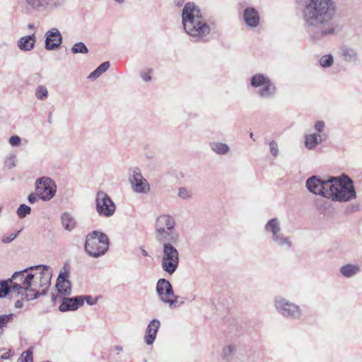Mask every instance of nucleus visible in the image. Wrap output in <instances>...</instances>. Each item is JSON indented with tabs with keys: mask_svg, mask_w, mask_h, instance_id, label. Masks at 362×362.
Listing matches in <instances>:
<instances>
[{
	"mask_svg": "<svg viewBox=\"0 0 362 362\" xmlns=\"http://www.w3.org/2000/svg\"><path fill=\"white\" fill-rule=\"evenodd\" d=\"M37 196L43 201H49L57 192L55 182L49 177H42L35 182Z\"/></svg>",
	"mask_w": 362,
	"mask_h": 362,
	"instance_id": "nucleus-12",
	"label": "nucleus"
},
{
	"mask_svg": "<svg viewBox=\"0 0 362 362\" xmlns=\"http://www.w3.org/2000/svg\"><path fill=\"white\" fill-rule=\"evenodd\" d=\"M12 291L8 280H0V298L7 296Z\"/></svg>",
	"mask_w": 362,
	"mask_h": 362,
	"instance_id": "nucleus-34",
	"label": "nucleus"
},
{
	"mask_svg": "<svg viewBox=\"0 0 362 362\" xmlns=\"http://www.w3.org/2000/svg\"><path fill=\"white\" fill-rule=\"evenodd\" d=\"M341 57L347 62H354L358 59V53L353 48L344 47L341 49Z\"/></svg>",
	"mask_w": 362,
	"mask_h": 362,
	"instance_id": "nucleus-30",
	"label": "nucleus"
},
{
	"mask_svg": "<svg viewBox=\"0 0 362 362\" xmlns=\"http://www.w3.org/2000/svg\"><path fill=\"white\" fill-rule=\"evenodd\" d=\"M109 239L104 233L94 230L86 236L85 250L93 258L103 256L109 248Z\"/></svg>",
	"mask_w": 362,
	"mask_h": 362,
	"instance_id": "nucleus-5",
	"label": "nucleus"
},
{
	"mask_svg": "<svg viewBox=\"0 0 362 362\" xmlns=\"http://www.w3.org/2000/svg\"><path fill=\"white\" fill-rule=\"evenodd\" d=\"M155 238L164 247L166 246H174V245L177 244L180 237L175 228L155 232Z\"/></svg>",
	"mask_w": 362,
	"mask_h": 362,
	"instance_id": "nucleus-14",
	"label": "nucleus"
},
{
	"mask_svg": "<svg viewBox=\"0 0 362 362\" xmlns=\"http://www.w3.org/2000/svg\"><path fill=\"white\" fill-rule=\"evenodd\" d=\"M179 252L175 246L163 247L161 267L169 275L173 274L179 266Z\"/></svg>",
	"mask_w": 362,
	"mask_h": 362,
	"instance_id": "nucleus-10",
	"label": "nucleus"
},
{
	"mask_svg": "<svg viewBox=\"0 0 362 362\" xmlns=\"http://www.w3.org/2000/svg\"><path fill=\"white\" fill-rule=\"evenodd\" d=\"M34 275L33 281L37 284L36 287V292L37 293V298L40 296H44L47 290L49 288L51 283V278L52 272L49 267L45 265H38L33 267Z\"/></svg>",
	"mask_w": 362,
	"mask_h": 362,
	"instance_id": "nucleus-8",
	"label": "nucleus"
},
{
	"mask_svg": "<svg viewBox=\"0 0 362 362\" xmlns=\"http://www.w3.org/2000/svg\"><path fill=\"white\" fill-rule=\"evenodd\" d=\"M15 306H16V308H21V307L23 306V303H22V302H21V300H17V301L16 302V303H15Z\"/></svg>",
	"mask_w": 362,
	"mask_h": 362,
	"instance_id": "nucleus-51",
	"label": "nucleus"
},
{
	"mask_svg": "<svg viewBox=\"0 0 362 362\" xmlns=\"http://www.w3.org/2000/svg\"><path fill=\"white\" fill-rule=\"evenodd\" d=\"M83 297V302L86 301L89 305H93L97 303V299L93 298L90 296H82Z\"/></svg>",
	"mask_w": 362,
	"mask_h": 362,
	"instance_id": "nucleus-46",
	"label": "nucleus"
},
{
	"mask_svg": "<svg viewBox=\"0 0 362 362\" xmlns=\"http://www.w3.org/2000/svg\"><path fill=\"white\" fill-rule=\"evenodd\" d=\"M243 19L248 27L257 28L259 24V13L255 8L247 7L243 11Z\"/></svg>",
	"mask_w": 362,
	"mask_h": 362,
	"instance_id": "nucleus-22",
	"label": "nucleus"
},
{
	"mask_svg": "<svg viewBox=\"0 0 362 362\" xmlns=\"http://www.w3.org/2000/svg\"><path fill=\"white\" fill-rule=\"evenodd\" d=\"M323 140H325V138L320 134H309L305 136V146L308 149L311 150L320 144Z\"/></svg>",
	"mask_w": 362,
	"mask_h": 362,
	"instance_id": "nucleus-26",
	"label": "nucleus"
},
{
	"mask_svg": "<svg viewBox=\"0 0 362 362\" xmlns=\"http://www.w3.org/2000/svg\"><path fill=\"white\" fill-rule=\"evenodd\" d=\"M237 352V346L235 344H229L222 349V357L226 361H230Z\"/></svg>",
	"mask_w": 362,
	"mask_h": 362,
	"instance_id": "nucleus-31",
	"label": "nucleus"
},
{
	"mask_svg": "<svg viewBox=\"0 0 362 362\" xmlns=\"http://www.w3.org/2000/svg\"><path fill=\"white\" fill-rule=\"evenodd\" d=\"M325 127V123L323 121H317L314 125V129L317 132H318L317 134L322 133L324 131Z\"/></svg>",
	"mask_w": 362,
	"mask_h": 362,
	"instance_id": "nucleus-44",
	"label": "nucleus"
},
{
	"mask_svg": "<svg viewBox=\"0 0 362 362\" xmlns=\"http://www.w3.org/2000/svg\"><path fill=\"white\" fill-rule=\"evenodd\" d=\"M175 226L176 222L173 216L169 214H161L157 217L155 221V232L175 229Z\"/></svg>",
	"mask_w": 362,
	"mask_h": 362,
	"instance_id": "nucleus-18",
	"label": "nucleus"
},
{
	"mask_svg": "<svg viewBox=\"0 0 362 362\" xmlns=\"http://www.w3.org/2000/svg\"><path fill=\"white\" fill-rule=\"evenodd\" d=\"M156 292L161 301L168 305H174V302L169 301V297L174 296L173 286L169 281L160 279L156 284Z\"/></svg>",
	"mask_w": 362,
	"mask_h": 362,
	"instance_id": "nucleus-16",
	"label": "nucleus"
},
{
	"mask_svg": "<svg viewBox=\"0 0 362 362\" xmlns=\"http://www.w3.org/2000/svg\"><path fill=\"white\" fill-rule=\"evenodd\" d=\"M250 86L257 89V93L259 98L271 100L275 98L277 88L270 77L266 74L257 73L250 79Z\"/></svg>",
	"mask_w": 362,
	"mask_h": 362,
	"instance_id": "nucleus-6",
	"label": "nucleus"
},
{
	"mask_svg": "<svg viewBox=\"0 0 362 362\" xmlns=\"http://www.w3.org/2000/svg\"><path fill=\"white\" fill-rule=\"evenodd\" d=\"M178 298H179V296H175V294H174V296L169 297V301L174 302V305H169V307L171 308H177L180 305H182L184 303V301L179 302Z\"/></svg>",
	"mask_w": 362,
	"mask_h": 362,
	"instance_id": "nucleus-43",
	"label": "nucleus"
},
{
	"mask_svg": "<svg viewBox=\"0 0 362 362\" xmlns=\"http://www.w3.org/2000/svg\"><path fill=\"white\" fill-rule=\"evenodd\" d=\"M95 210L101 217H111L116 211V205L107 193L99 191L95 195Z\"/></svg>",
	"mask_w": 362,
	"mask_h": 362,
	"instance_id": "nucleus-11",
	"label": "nucleus"
},
{
	"mask_svg": "<svg viewBox=\"0 0 362 362\" xmlns=\"http://www.w3.org/2000/svg\"><path fill=\"white\" fill-rule=\"evenodd\" d=\"M110 64L109 62H105L102 63L99 66L96 68L93 72H91L88 78L91 80H95L105 72L110 67Z\"/></svg>",
	"mask_w": 362,
	"mask_h": 362,
	"instance_id": "nucleus-32",
	"label": "nucleus"
},
{
	"mask_svg": "<svg viewBox=\"0 0 362 362\" xmlns=\"http://www.w3.org/2000/svg\"><path fill=\"white\" fill-rule=\"evenodd\" d=\"M28 28L29 29H35V25H34L33 24H29V25H28Z\"/></svg>",
	"mask_w": 362,
	"mask_h": 362,
	"instance_id": "nucleus-55",
	"label": "nucleus"
},
{
	"mask_svg": "<svg viewBox=\"0 0 362 362\" xmlns=\"http://www.w3.org/2000/svg\"><path fill=\"white\" fill-rule=\"evenodd\" d=\"M19 233H20V230L18 231L16 233H12L7 237H4L1 240L2 243L4 244L11 243L17 237V235Z\"/></svg>",
	"mask_w": 362,
	"mask_h": 362,
	"instance_id": "nucleus-45",
	"label": "nucleus"
},
{
	"mask_svg": "<svg viewBox=\"0 0 362 362\" xmlns=\"http://www.w3.org/2000/svg\"><path fill=\"white\" fill-rule=\"evenodd\" d=\"M115 349L117 351V354H119L120 351H122V347L119 345H117L115 346Z\"/></svg>",
	"mask_w": 362,
	"mask_h": 362,
	"instance_id": "nucleus-52",
	"label": "nucleus"
},
{
	"mask_svg": "<svg viewBox=\"0 0 362 362\" xmlns=\"http://www.w3.org/2000/svg\"><path fill=\"white\" fill-rule=\"evenodd\" d=\"M160 326V322L157 319H153L149 322L144 337V341L147 345H152L154 343Z\"/></svg>",
	"mask_w": 362,
	"mask_h": 362,
	"instance_id": "nucleus-20",
	"label": "nucleus"
},
{
	"mask_svg": "<svg viewBox=\"0 0 362 362\" xmlns=\"http://www.w3.org/2000/svg\"><path fill=\"white\" fill-rule=\"evenodd\" d=\"M57 296H54V294L52 295V300L53 301H56L57 300Z\"/></svg>",
	"mask_w": 362,
	"mask_h": 362,
	"instance_id": "nucleus-57",
	"label": "nucleus"
},
{
	"mask_svg": "<svg viewBox=\"0 0 362 362\" xmlns=\"http://www.w3.org/2000/svg\"><path fill=\"white\" fill-rule=\"evenodd\" d=\"M129 180L134 192L138 194H147L150 192V185L143 177L139 168L130 170Z\"/></svg>",
	"mask_w": 362,
	"mask_h": 362,
	"instance_id": "nucleus-13",
	"label": "nucleus"
},
{
	"mask_svg": "<svg viewBox=\"0 0 362 362\" xmlns=\"http://www.w3.org/2000/svg\"><path fill=\"white\" fill-rule=\"evenodd\" d=\"M28 200L30 203L34 204L37 200V195L33 193L30 194L28 197Z\"/></svg>",
	"mask_w": 362,
	"mask_h": 362,
	"instance_id": "nucleus-48",
	"label": "nucleus"
},
{
	"mask_svg": "<svg viewBox=\"0 0 362 362\" xmlns=\"http://www.w3.org/2000/svg\"><path fill=\"white\" fill-rule=\"evenodd\" d=\"M328 180H322L317 176H312L306 181L308 190L316 195L326 198V192L328 188L326 187Z\"/></svg>",
	"mask_w": 362,
	"mask_h": 362,
	"instance_id": "nucleus-15",
	"label": "nucleus"
},
{
	"mask_svg": "<svg viewBox=\"0 0 362 362\" xmlns=\"http://www.w3.org/2000/svg\"><path fill=\"white\" fill-rule=\"evenodd\" d=\"M83 305V297L82 296L72 298H64L59 309L62 312L76 310Z\"/></svg>",
	"mask_w": 362,
	"mask_h": 362,
	"instance_id": "nucleus-19",
	"label": "nucleus"
},
{
	"mask_svg": "<svg viewBox=\"0 0 362 362\" xmlns=\"http://www.w3.org/2000/svg\"><path fill=\"white\" fill-rule=\"evenodd\" d=\"M269 150L272 156H277L279 154V148H278V144L275 141H272L269 144Z\"/></svg>",
	"mask_w": 362,
	"mask_h": 362,
	"instance_id": "nucleus-41",
	"label": "nucleus"
},
{
	"mask_svg": "<svg viewBox=\"0 0 362 362\" xmlns=\"http://www.w3.org/2000/svg\"><path fill=\"white\" fill-rule=\"evenodd\" d=\"M61 221L66 230L71 231L76 228V221L74 216L69 212H64L61 216Z\"/></svg>",
	"mask_w": 362,
	"mask_h": 362,
	"instance_id": "nucleus-29",
	"label": "nucleus"
},
{
	"mask_svg": "<svg viewBox=\"0 0 362 362\" xmlns=\"http://www.w3.org/2000/svg\"><path fill=\"white\" fill-rule=\"evenodd\" d=\"M250 137L253 141H255V139H254V134H253V133H252V132H251V133L250 134Z\"/></svg>",
	"mask_w": 362,
	"mask_h": 362,
	"instance_id": "nucleus-56",
	"label": "nucleus"
},
{
	"mask_svg": "<svg viewBox=\"0 0 362 362\" xmlns=\"http://www.w3.org/2000/svg\"><path fill=\"white\" fill-rule=\"evenodd\" d=\"M45 37V47L47 50H55L60 47L62 42V36L57 28H52L47 30Z\"/></svg>",
	"mask_w": 362,
	"mask_h": 362,
	"instance_id": "nucleus-17",
	"label": "nucleus"
},
{
	"mask_svg": "<svg viewBox=\"0 0 362 362\" xmlns=\"http://www.w3.org/2000/svg\"><path fill=\"white\" fill-rule=\"evenodd\" d=\"M209 146L214 153L219 156L226 155L230 151V148L227 144L220 141H212L209 143Z\"/></svg>",
	"mask_w": 362,
	"mask_h": 362,
	"instance_id": "nucleus-28",
	"label": "nucleus"
},
{
	"mask_svg": "<svg viewBox=\"0 0 362 362\" xmlns=\"http://www.w3.org/2000/svg\"><path fill=\"white\" fill-rule=\"evenodd\" d=\"M24 9L30 13H49L62 6L59 0H22Z\"/></svg>",
	"mask_w": 362,
	"mask_h": 362,
	"instance_id": "nucleus-9",
	"label": "nucleus"
},
{
	"mask_svg": "<svg viewBox=\"0 0 362 362\" xmlns=\"http://www.w3.org/2000/svg\"><path fill=\"white\" fill-rule=\"evenodd\" d=\"M33 267L25 269L22 271L16 272L8 280L12 291L21 296L23 300H31L37 298L36 292L37 284L33 281L34 275L29 270Z\"/></svg>",
	"mask_w": 362,
	"mask_h": 362,
	"instance_id": "nucleus-4",
	"label": "nucleus"
},
{
	"mask_svg": "<svg viewBox=\"0 0 362 362\" xmlns=\"http://www.w3.org/2000/svg\"><path fill=\"white\" fill-rule=\"evenodd\" d=\"M5 165L10 169L14 168L16 165V156L10 155L9 156L6 157V158L5 159Z\"/></svg>",
	"mask_w": 362,
	"mask_h": 362,
	"instance_id": "nucleus-40",
	"label": "nucleus"
},
{
	"mask_svg": "<svg viewBox=\"0 0 362 362\" xmlns=\"http://www.w3.org/2000/svg\"><path fill=\"white\" fill-rule=\"evenodd\" d=\"M264 231L270 236L272 240L282 232L280 221L277 218L269 220L264 226Z\"/></svg>",
	"mask_w": 362,
	"mask_h": 362,
	"instance_id": "nucleus-23",
	"label": "nucleus"
},
{
	"mask_svg": "<svg viewBox=\"0 0 362 362\" xmlns=\"http://www.w3.org/2000/svg\"><path fill=\"white\" fill-rule=\"evenodd\" d=\"M274 306L276 312L286 318L299 320L303 315L299 305L282 296H276L274 298Z\"/></svg>",
	"mask_w": 362,
	"mask_h": 362,
	"instance_id": "nucleus-7",
	"label": "nucleus"
},
{
	"mask_svg": "<svg viewBox=\"0 0 362 362\" xmlns=\"http://www.w3.org/2000/svg\"><path fill=\"white\" fill-rule=\"evenodd\" d=\"M361 268L358 264H346L339 268V273L341 276L350 279L358 275L361 272Z\"/></svg>",
	"mask_w": 362,
	"mask_h": 362,
	"instance_id": "nucleus-24",
	"label": "nucleus"
},
{
	"mask_svg": "<svg viewBox=\"0 0 362 362\" xmlns=\"http://www.w3.org/2000/svg\"><path fill=\"white\" fill-rule=\"evenodd\" d=\"M318 62L321 67L329 68L334 64V57L331 54H327L320 57Z\"/></svg>",
	"mask_w": 362,
	"mask_h": 362,
	"instance_id": "nucleus-33",
	"label": "nucleus"
},
{
	"mask_svg": "<svg viewBox=\"0 0 362 362\" xmlns=\"http://www.w3.org/2000/svg\"><path fill=\"white\" fill-rule=\"evenodd\" d=\"M31 212V208L26 204H21L16 211V214L20 218H24Z\"/></svg>",
	"mask_w": 362,
	"mask_h": 362,
	"instance_id": "nucleus-38",
	"label": "nucleus"
},
{
	"mask_svg": "<svg viewBox=\"0 0 362 362\" xmlns=\"http://www.w3.org/2000/svg\"><path fill=\"white\" fill-rule=\"evenodd\" d=\"M182 23L185 32L196 42L208 40L211 29L202 16L200 9L192 2L185 4L182 12Z\"/></svg>",
	"mask_w": 362,
	"mask_h": 362,
	"instance_id": "nucleus-2",
	"label": "nucleus"
},
{
	"mask_svg": "<svg viewBox=\"0 0 362 362\" xmlns=\"http://www.w3.org/2000/svg\"><path fill=\"white\" fill-rule=\"evenodd\" d=\"M71 52L72 54H87L88 52V49L86 45L82 42H78L75 43L72 47L71 48Z\"/></svg>",
	"mask_w": 362,
	"mask_h": 362,
	"instance_id": "nucleus-35",
	"label": "nucleus"
},
{
	"mask_svg": "<svg viewBox=\"0 0 362 362\" xmlns=\"http://www.w3.org/2000/svg\"><path fill=\"white\" fill-rule=\"evenodd\" d=\"M18 362H33L32 351L30 350L24 351L18 358Z\"/></svg>",
	"mask_w": 362,
	"mask_h": 362,
	"instance_id": "nucleus-39",
	"label": "nucleus"
},
{
	"mask_svg": "<svg viewBox=\"0 0 362 362\" xmlns=\"http://www.w3.org/2000/svg\"><path fill=\"white\" fill-rule=\"evenodd\" d=\"M272 241L278 247L290 249L292 247L291 238L286 236L282 232L272 239Z\"/></svg>",
	"mask_w": 362,
	"mask_h": 362,
	"instance_id": "nucleus-27",
	"label": "nucleus"
},
{
	"mask_svg": "<svg viewBox=\"0 0 362 362\" xmlns=\"http://www.w3.org/2000/svg\"><path fill=\"white\" fill-rule=\"evenodd\" d=\"M21 139L18 136H12L10 137L8 142L11 146L16 147L20 146Z\"/></svg>",
	"mask_w": 362,
	"mask_h": 362,
	"instance_id": "nucleus-42",
	"label": "nucleus"
},
{
	"mask_svg": "<svg viewBox=\"0 0 362 362\" xmlns=\"http://www.w3.org/2000/svg\"><path fill=\"white\" fill-rule=\"evenodd\" d=\"M0 358H1V359H6V358H8V356H6V354H3V355H1V356H0Z\"/></svg>",
	"mask_w": 362,
	"mask_h": 362,
	"instance_id": "nucleus-54",
	"label": "nucleus"
},
{
	"mask_svg": "<svg viewBox=\"0 0 362 362\" xmlns=\"http://www.w3.org/2000/svg\"><path fill=\"white\" fill-rule=\"evenodd\" d=\"M118 4H122L125 0H114Z\"/></svg>",
	"mask_w": 362,
	"mask_h": 362,
	"instance_id": "nucleus-53",
	"label": "nucleus"
},
{
	"mask_svg": "<svg viewBox=\"0 0 362 362\" xmlns=\"http://www.w3.org/2000/svg\"><path fill=\"white\" fill-rule=\"evenodd\" d=\"M310 38L317 41L333 35L337 6L334 0H296Z\"/></svg>",
	"mask_w": 362,
	"mask_h": 362,
	"instance_id": "nucleus-1",
	"label": "nucleus"
},
{
	"mask_svg": "<svg viewBox=\"0 0 362 362\" xmlns=\"http://www.w3.org/2000/svg\"><path fill=\"white\" fill-rule=\"evenodd\" d=\"M184 4V0H174V4L176 6H182Z\"/></svg>",
	"mask_w": 362,
	"mask_h": 362,
	"instance_id": "nucleus-49",
	"label": "nucleus"
},
{
	"mask_svg": "<svg viewBox=\"0 0 362 362\" xmlns=\"http://www.w3.org/2000/svg\"><path fill=\"white\" fill-rule=\"evenodd\" d=\"M69 273L67 272H60L57 278L56 288L58 293L62 296L69 295L71 291V282L68 280Z\"/></svg>",
	"mask_w": 362,
	"mask_h": 362,
	"instance_id": "nucleus-21",
	"label": "nucleus"
},
{
	"mask_svg": "<svg viewBox=\"0 0 362 362\" xmlns=\"http://www.w3.org/2000/svg\"><path fill=\"white\" fill-rule=\"evenodd\" d=\"M141 252L142 255L144 257L148 256V252L144 248H141Z\"/></svg>",
	"mask_w": 362,
	"mask_h": 362,
	"instance_id": "nucleus-50",
	"label": "nucleus"
},
{
	"mask_svg": "<svg viewBox=\"0 0 362 362\" xmlns=\"http://www.w3.org/2000/svg\"><path fill=\"white\" fill-rule=\"evenodd\" d=\"M177 196L182 199H189L193 197V192L191 189L182 187L178 189Z\"/></svg>",
	"mask_w": 362,
	"mask_h": 362,
	"instance_id": "nucleus-36",
	"label": "nucleus"
},
{
	"mask_svg": "<svg viewBox=\"0 0 362 362\" xmlns=\"http://www.w3.org/2000/svg\"><path fill=\"white\" fill-rule=\"evenodd\" d=\"M326 187V198L333 202H346L356 197L353 181L346 175L329 177Z\"/></svg>",
	"mask_w": 362,
	"mask_h": 362,
	"instance_id": "nucleus-3",
	"label": "nucleus"
},
{
	"mask_svg": "<svg viewBox=\"0 0 362 362\" xmlns=\"http://www.w3.org/2000/svg\"><path fill=\"white\" fill-rule=\"evenodd\" d=\"M141 78L143 79V81L146 82H148L151 80V77L148 72L146 71H141L140 74Z\"/></svg>",
	"mask_w": 362,
	"mask_h": 362,
	"instance_id": "nucleus-47",
	"label": "nucleus"
},
{
	"mask_svg": "<svg viewBox=\"0 0 362 362\" xmlns=\"http://www.w3.org/2000/svg\"><path fill=\"white\" fill-rule=\"evenodd\" d=\"M36 37L34 34L21 37L17 42L19 49L23 52H30L34 49Z\"/></svg>",
	"mask_w": 362,
	"mask_h": 362,
	"instance_id": "nucleus-25",
	"label": "nucleus"
},
{
	"mask_svg": "<svg viewBox=\"0 0 362 362\" xmlns=\"http://www.w3.org/2000/svg\"><path fill=\"white\" fill-rule=\"evenodd\" d=\"M35 96L38 100H45L48 97V90L45 86H39L35 90Z\"/></svg>",
	"mask_w": 362,
	"mask_h": 362,
	"instance_id": "nucleus-37",
	"label": "nucleus"
}]
</instances>
